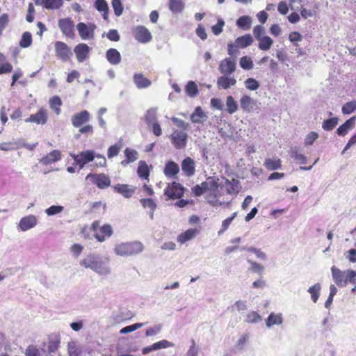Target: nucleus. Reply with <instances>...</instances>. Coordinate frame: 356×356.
<instances>
[{"instance_id":"nucleus-1","label":"nucleus","mask_w":356,"mask_h":356,"mask_svg":"<svg viewBox=\"0 0 356 356\" xmlns=\"http://www.w3.org/2000/svg\"><path fill=\"white\" fill-rule=\"evenodd\" d=\"M80 265L86 269H90L101 276L111 273V268L108 259H103L99 254L91 253L80 261Z\"/></svg>"},{"instance_id":"nucleus-2","label":"nucleus","mask_w":356,"mask_h":356,"mask_svg":"<svg viewBox=\"0 0 356 356\" xmlns=\"http://www.w3.org/2000/svg\"><path fill=\"white\" fill-rule=\"evenodd\" d=\"M145 250V246L139 241L121 243L115 245L114 252L121 257H131L140 254Z\"/></svg>"},{"instance_id":"nucleus-3","label":"nucleus","mask_w":356,"mask_h":356,"mask_svg":"<svg viewBox=\"0 0 356 356\" xmlns=\"http://www.w3.org/2000/svg\"><path fill=\"white\" fill-rule=\"evenodd\" d=\"M218 188H220L219 184L213 177H209L205 181L193 187L192 191L195 196L198 197L207 191L218 192Z\"/></svg>"},{"instance_id":"nucleus-4","label":"nucleus","mask_w":356,"mask_h":356,"mask_svg":"<svg viewBox=\"0 0 356 356\" xmlns=\"http://www.w3.org/2000/svg\"><path fill=\"white\" fill-rule=\"evenodd\" d=\"M97 26L94 23L79 22L76 24V30L83 40H90L95 38V31Z\"/></svg>"},{"instance_id":"nucleus-5","label":"nucleus","mask_w":356,"mask_h":356,"mask_svg":"<svg viewBox=\"0 0 356 356\" xmlns=\"http://www.w3.org/2000/svg\"><path fill=\"white\" fill-rule=\"evenodd\" d=\"M86 181H90L95 184L99 188H105L111 185L110 178L105 174H92L89 173L86 177Z\"/></svg>"},{"instance_id":"nucleus-6","label":"nucleus","mask_w":356,"mask_h":356,"mask_svg":"<svg viewBox=\"0 0 356 356\" xmlns=\"http://www.w3.org/2000/svg\"><path fill=\"white\" fill-rule=\"evenodd\" d=\"M58 25L64 35L71 39L74 38V24L70 17L59 19Z\"/></svg>"},{"instance_id":"nucleus-7","label":"nucleus","mask_w":356,"mask_h":356,"mask_svg":"<svg viewBox=\"0 0 356 356\" xmlns=\"http://www.w3.org/2000/svg\"><path fill=\"white\" fill-rule=\"evenodd\" d=\"M184 188L180 184L172 182L169 184L164 191V194L168 197L169 199L175 200L179 199L184 195Z\"/></svg>"},{"instance_id":"nucleus-8","label":"nucleus","mask_w":356,"mask_h":356,"mask_svg":"<svg viewBox=\"0 0 356 356\" xmlns=\"http://www.w3.org/2000/svg\"><path fill=\"white\" fill-rule=\"evenodd\" d=\"M172 145L176 149H183L186 145L188 135L183 131L175 130L170 136Z\"/></svg>"},{"instance_id":"nucleus-9","label":"nucleus","mask_w":356,"mask_h":356,"mask_svg":"<svg viewBox=\"0 0 356 356\" xmlns=\"http://www.w3.org/2000/svg\"><path fill=\"white\" fill-rule=\"evenodd\" d=\"M38 224V218L34 215H28L22 218L17 224V229L22 232H26L33 227Z\"/></svg>"},{"instance_id":"nucleus-10","label":"nucleus","mask_w":356,"mask_h":356,"mask_svg":"<svg viewBox=\"0 0 356 356\" xmlns=\"http://www.w3.org/2000/svg\"><path fill=\"white\" fill-rule=\"evenodd\" d=\"M135 39L140 43H147L152 40L149 31L143 26H138L134 29Z\"/></svg>"},{"instance_id":"nucleus-11","label":"nucleus","mask_w":356,"mask_h":356,"mask_svg":"<svg viewBox=\"0 0 356 356\" xmlns=\"http://www.w3.org/2000/svg\"><path fill=\"white\" fill-rule=\"evenodd\" d=\"M56 56L63 61L67 60L72 56L70 47L64 42L58 41L55 43Z\"/></svg>"},{"instance_id":"nucleus-12","label":"nucleus","mask_w":356,"mask_h":356,"mask_svg":"<svg viewBox=\"0 0 356 356\" xmlns=\"http://www.w3.org/2000/svg\"><path fill=\"white\" fill-rule=\"evenodd\" d=\"M236 61L231 58L222 60L219 65V70L222 74H232L236 70Z\"/></svg>"},{"instance_id":"nucleus-13","label":"nucleus","mask_w":356,"mask_h":356,"mask_svg":"<svg viewBox=\"0 0 356 356\" xmlns=\"http://www.w3.org/2000/svg\"><path fill=\"white\" fill-rule=\"evenodd\" d=\"M219 185L221 189H225L230 195L237 194L241 189L240 183L236 179H225L223 184Z\"/></svg>"},{"instance_id":"nucleus-14","label":"nucleus","mask_w":356,"mask_h":356,"mask_svg":"<svg viewBox=\"0 0 356 356\" xmlns=\"http://www.w3.org/2000/svg\"><path fill=\"white\" fill-rule=\"evenodd\" d=\"M266 326L270 329L273 326L277 325L280 326L284 323L283 314L280 312L275 313L271 312L265 320Z\"/></svg>"},{"instance_id":"nucleus-15","label":"nucleus","mask_w":356,"mask_h":356,"mask_svg":"<svg viewBox=\"0 0 356 356\" xmlns=\"http://www.w3.org/2000/svg\"><path fill=\"white\" fill-rule=\"evenodd\" d=\"M332 277L334 284L341 288L346 286L344 280L345 270H341L335 266L331 267Z\"/></svg>"},{"instance_id":"nucleus-16","label":"nucleus","mask_w":356,"mask_h":356,"mask_svg":"<svg viewBox=\"0 0 356 356\" xmlns=\"http://www.w3.org/2000/svg\"><path fill=\"white\" fill-rule=\"evenodd\" d=\"M47 112L41 108L35 114H32L25 120L26 122H34L38 124H44L47 121Z\"/></svg>"},{"instance_id":"nucleus-17","label":"nucleus","mask_w":356,"mask_h":356,"mask_svg":"<svg viewBox=\"0 0 356 356\" xmlns=\"http://www.w3.org/2000/svg\"><path fill=\"white\" fill-rule=\"evenodd\" d=\"M90 47L85 43H80L75 46L74 52L76 54L77 60L79 63L83 62L88 58Z\"/></svg>"},{"instance_id":"nucleus-18","label":"nucleus","mask_w":356,"mask_h":356,"mask_svg":"<svg viewBox=\"0 0 356 356\" xmlns=\"http://www.w3.org/2000/svg\"><path fill=\"white\" fill-rule=\"evenodd\" d=\"M72 124L74 127H81L90 120V113L87 111H82L72 117Z\"/></svg>"},{"instance_id":"nucleus-19","label":"nucleus","mask_w":356,"mask_h":356,"mask_svg":"<svg viewBox=\"0 0 356 356\" xmlns=\"http://www.w3.org/2000/svg\"><path fill=\"white\" fill-rule=\"evenodd\" d=\"M181 170L187 177H191L195 174V161L190 157H186L181 162Z\"/></svg>"},{"instance_id":"nucleus-20","label":"nucleus","mask_w":356,"mask_h":356,"mask_svg":"<svg viewBox=\"0 0 356 356\" xmlns=\"http://www.w3.org/2000/svg\"><path fill=\"white\" fill-rule=\"evenodd\" d=\"M61 159V153L59 150H53L40 159V163L43 165H49Z\"/></svg>"},{"instance_id":"nucleus-21","label":"nucleus","mask_w":356,"mask_h":356,"mask_svg":"<svg viewBox=\"0 0 356 356\" xmlns=\"http://www.w3.org/2000/svg\"><path fill=\"white\" fill-rule=\"evenodd\" d=\"M229 75V74H223L218 79L217 86L219 88L228 89L236 84V79L231 77Z\"/></svg>"},{"instance_id":"nucleus-22","label":"nucleus","mask_w":356,"mask_h":356,"mask_svg":"<svg viewBox=\"0 0 356 356\" xmlns=\"http://www.w3.org/2000/svg\"><path fill=\"white\" fill-rule=\"evenodd\" d=\"M356 117H351L337 129L339 136H344L355 127Z\"/></svg>"},{"instance_id":"nucleus-23","label":"nucleus","mask_w":356,"mask_h":356,"mask_svg":"<svg viewBox=\"0 0 356 356\" xmlns=\"http://www.w3.org/2000/svg\"><path fill=\"white\" fill-rule=\"evenodd\" d=\"M199 232H200L197 228L187 229L184 232L181 233L177 236V240L179 243L183 244L194 238Z\"/></svg>"},{"instance_id":"nucleus-24","label":"nucleus","mask_w":356,"mask_h":356,"mask_svg":"<svg viewBox=\"0 0 356 356\" xmlns=\"http://www.w3.org/2000/svg\"><path fill=\"white\" fill-rule=\"evenodd\" d=\"M256 102L248 95H243L240 99V106L243 111L251 112L253 110Z\"/></svg>"},{"instance_id":"nucleus-25","label":"nucleus","mask_w":356,"mask_h":356,"mask_svg":"<svg viewBox=\"0 0 356 356\" xmlns=\"http://www.w3.org/2000/svg\"><path fill=\"white\" fill-rule=\"evenodd\" d=\"M113 189L116 193L122 194L126 198L131 197L135 192V188L127 184H116L113 186Z\"/></svg>"},{"instance_id":"nucleus-26","label":"nucleus","mask_w":356,"mask_h":356,"mask_svg":"<svg viewBox=\"0 0 356 356\" xmlns=\"http://www.w3.org/2000/svg\"><path fill=\"white\" fill-rule=\"evenodd\" d=\"M113 234V229L112 227L106 224L101 227L99 232H96L95 234V237L99 242H103L105 241V236H111Z\"/></svg>"},{"instance_id":"nucleus-27","label":"nucleus","mask_w":356,"mask_h":356,"mask_svg":"<svg viewBox=\"0 0 356 356\" xmlns=\"http://www.w3.org/2000/svg\"><path fill=\"white\" fill-rule=\"evenodd\" d=\"M106 58L113 65H118L121 62V55L116 49L111 48L108 49L106 52Z\"/></svg>"},{"instance_id":"nucleus-28","label":"nucleus","mask_w":356,"mask_h":356,"mask_svg":"<svg viewBox=\"0 0 356 356\" xmlns=\"http://www.w3.org/2000/svg\"><path fill=\"white\" fill-rule=\"evenodd\" d=\"M163 172L167 177H175L179 172V167L175 162L170 161L166 163Z\"/></svg>"},{"instance_id":"nucleus-29","label":"nucleus","mask_w":356,"mask_h":356,"mask_svg":"<svg viewBox=\"0 0 356 356\" xmlns=\"http://www.w3.org/2000/svg\"><path fill=\"white\" fill-rule=\"evenodd\" d=\"M289 154L291 158H293L297 163L306 164L307 162V157L300 153V149L298 147H292L289 151Z\"/></svg>"},{"instance_id":"nucleus-30","label":"nucleus","mask_w":356,"mask_h":356,"mask_svg":"<svg viewBox=\"0 0 356 356\" xmlns=\"http://www.w3.org/2000/svg\"><path fill=\"white\" fill-rule=\"evenodd\" d=\"M191 120L193 123L201 124L207 119V115L203 112L200 106L195 108L194 112L191 115Z\"/></svg>"},{"instance_id":"nucleus-31","label":"nucleus","mask_w":356,"mask_h":356,"mask_svg":"<svg viewBox=\"0 0 356 356\" xmlns=\"http://www.w3.org/2000/svg\"><path fill=\"white\" fill-rule=\"evenodd\" d=\"M220 195H221L220 192V190L218 188V192H215V193L210 192V194L208 195V196H207V201L210 204H211L213 207L221 206L225 204H226L227 205L229 204V202L221 201L220 200Z\"/></svg>"},{"instance_id":"nucleus-32","label":"nucleus","mask_w":356,"mask_h":356,"mask_svg":"<svg viewBox=\"0 0 356 356\" xmlns=\"http://www.w3.org/2000/svg\"><path fill=\"white\" fill-rule=\"evenodd\" d=\"M140 204L144 208L149 209V215L151 219L154 218V212L156 208V204L153 199L143 198L140 200Z\"/></svg>"},{"instance_id":"nucleus-33","label":"nucleus","mask_w":356,"mask_h":356,"mask_svg":"<svg viewBox=\"0 0 356 356\" xmlns=\"http://www.w3.org/2000/svg\"><path fill=\"white\" fill-rule=\"evenodd\" d=\"M168 6L172 13L177 14L183 11L185 3L182 0H169Z\"/></svg>"},{"instance_id":"nucleus-34","label":"nucleus","mask_w":356,"mask_h":356,"mask_svg":"<svg viewBox=\"0 0 356 356\" xmlns=\"http://www.w3.org/2000/svg\"><path fill=\"white\" fill-rule=\"evenodd\" d=\"M134 81L138 88H145L151 85V81L141 74H136L134 76Z\"/></svg>"},{"instance_id":"nucleus-35","label":"nucleus","mask_w":356,"mask_h":356,"mask_svg":"<svg viewBox=\"0 0 356 356\" xmlns=\"http://www.w3.org/2000/svg\"><path fill=\"white\" fill-rule=\"evenodd\" d=\"M145 121L148 127H150L152 124L158 122L156 108H151L146 111L145 114Z\"/></svg>"},{"instance_id":"nucleus-36","label":"nucleus","mask_w":356,"mask_h":356,"mask_svg":"<svg viewBox=\"0 0 356 356\" xmlns=\"http://www.w3.org/2000/svg\"><path fill=\"white\" fill-rule=\"evenodd\" d=\"M264 165L268 170H275L281 168L282 161L277 158L266 159Z\"/></svg>"},{"instance_id":"nucleus-37","label":"nucleus","mask_w":356,"mask_h":356,"mask_svg":"<svg viewBox=\"0 0 356 356\" xmlns=\"http://www.w3.org/2000/svg\"><path fill=\"white\" fill-rule=\"evenodd\" d=\"M253 42V38L250 34H246L243 36L238 37L235 40L236 46L241 48H245Z\"/></svg>"},{"instance_id":"nucleus-38","label":"nucleus","mask_w":356,"mask_h":356,"mask_svg":"<svg viewBox=\"0 0 356 356\" xmlns=\"http://www.w3.org/2000/svg\"><path fill=\"white\" fill-rule=\"evenodd\" d=\"M257 40L259 42L258 47L262 51L268 50L273 43V40L267 35L262 36Z\"/></svg>"},{"instance_id":"nucleus-39","label":"nucleus","mask_w":356,"mask_h":356,"mask_svg":"<svg viewBox=\"0 0 356 356\" xmlns=\"http://www.w3.org/2000/svg\"><path fill=\"white\" fill-rule=\"evenodd\" d=\"M321 289V286L319 283L315 284L314 285L310 286L307 289V292L310 293L311 299L312 300V301L314 303H316L318 300V298L320 296Z\"/></svg>"},{"instance_id":"nucleus-40","label":"nucleus","mask_w":356,"mask_h":356,"mask_svg":"<svg viewBox=\"0 0 356 356\" xmlns=\"http://www.w3.org/2000/svg\"><path fill=\"white\" fill-rule=\"evenodd\" d=\"M252 24V19L248 15L239 17L236 21V25L243 30H248Z\"/></svg>"},{"instance_id":"nucleus-41","label":"nucleus","mask_w":356,"mask_h":356,"mask_svg":"<svg viewBox=\"0 0 356 356\" xmlns=\"http://www.w3.org/2000/svg\"><path fill=\"white\" fill-rule=\"evenodd\" d=\"M227 111L229 114H233L238 111V104L234 100V97L231 95L227 96L226 98Z\"/></svg>"},{"instance_id":"nucleus-42","label":"nucleus","mask_w":356,"mask_h":356,"mask_svg":"<svg viewBox=\"0 0 356 356\" xmlns=\"http://www.w3.org/2000/svg\"><path fill=\"white\" fill-rule=\"evenodd\" d=\"M138 176L143 179H147L149 175L148 165L145 161H140L137 170Z\"/></svg>"},{"instance_id":"nucleus-43","label":"nucleus","mask_w":356,"mask_h":356,"mask_svg":"<svg viewBox=\"0 0 356 356\" xmlns=\"http://www.w3.org/2000/svg\"><path fill=\"white\" fill-rule=\"evenodd\" d=\"M46 9L56 10L60 8L63 5V0H44L43 4Z\"/></svg>"},{"instance_id":"nucleus-44","label":"nucleus","mask_w":356,"mask_h":356,"mask_svg":"<svg viewBox=\"0 0 356 356\" xmlns=\"http://www.w3.org/2000/svg\"><path fill=\"white\" fill-rule=\"evenodd\" d=\"M339 118L337 117H333L330 119L325 120L323 122L322 128L325 131H331L338 124Z\"/></svg>"},{"instance_id":"nucleus-45","label":"nucleus","mask_w":356,"mask_h":356,"mask_svg":"<svg viewBox=\"0 0 356 356\" xmlns=\"http://www.w3.org/2000/svg\"><path fill=\"white\" fill-rule=\"evenodd\" d=\"M247 261L250 265L249 270L258 274H262L264 273L265 267L263 265L249 259H247Z\"/></svg>"},{"instance_id":"nucleus-46","label":"nucleus","mask_w":356,"mask_h":356,"mask_svg":"<svg viewBox=\"0 0 356 356\" xmlns=\"http://www.w3.org/2000/svg\"><path fill=\"white\" fill-rule=\"evenodd\" d=\"M185 90L187 95L191 97H194L198 94L197 86L193 81H190L187 83Z\"/></svg>"},{"instance_id":"nucleus-47","label":"nucleus","mask_w":356,"mask_h":356,"mask_svg":"<svg viewBox=\"0 0 356 356\" xmlns=\"http://www.w3.org/2000/svg\"><path fill=\"white\" fill-rule=\"evenodd\" d=\"M122 147V140H120L117 143H115L114 145L111 146L108 149V157L109 159L113 158L115 156H117L120 149Z\"/></svg>"},{"instance_id":"nucleus-48","label":"nucleus","mask_w":356,"mask_h":356,"mask_svg":"<svg viewBox=\"0 0 356 356\" xmlns=\"http://www.w3.org/2000/svg\"><path fill=\"white\" fill-rule=\"evenodd\" d=\"M76 155L82 159L86 164L93 161V159L95 158V152L90 150L83 151Z\"/></svg>"},{"instance_id":"nucleus-49","label":"nucleus","mask_w":356,"mask_h":356,"mask_svg":"<svg viewBox=\"0 0 356 356\" xmlns=\"http://www.w3.org/2000/svg\"><path fill=\"white\" fill-rule=\"evenodd\" d=\"M32 43V35L31 33L26 31L22 34V39L19 42V45L22 48L29 47Z\"/></svg>"},{"instance_id":"nucleus-50","label":"nucleus","mask_w":356,"mask_h":356,"mask_svg":"<svg viewBox=\"0 0 356 356\" xmlns=\"http://www.w3.org/2000/svg\"><path fill=\"white\" fill-rule=\"evenodd\" d=\"M344 280L346 281V286L348 283L356 284V270L348 269L345 270Z\"/></svg>"},{"instance_id":"nucleus-51","label":"nucleus","mask_w":356,"mask_h":356,"mask_svg":"<svg viewBox=\"0 0 356 356\" xmlns=\"http://www.w3.org/2000/svg\"><path fill=\"white\" fill-rule=\"evenodd\" d=\"M50 107L54 112L58 115L60 112L59 106L61 105L62 102L59 97L55 96L49 100Z\"/></svg>"},{"instance_id":"nucleus-52","label":"nucleus","mask_w":356,"mask_h":356,"mask_svg":"<svg viewBox=\"0 0 356 356\" xmlns=\"http://www.w3.org/2000/svg\"><path fill=\"white\" fill-rule=\"evenodd\" d=\"M124 154L126 156V163L134 162L138 159V152L134 149L127 148L124 150Z\"/></svg>"},{"instance_id":"nucleus-53","label":"nucleus","mask_w":356,"mask_h":356,"mask_svg":"<svg viewBox=\"0 0 356 356\" xmlns=\"http://www.w3.org/2000/svg\"><path fill=\"white\" fill-rule=\"evenodd\" d=\"M26 356H48V355L44 350L40 351L34 346H29L26 350Z\"/></svg>"},{"instance_id":"nucleus-54","label":"nucleus","mask_w":356,"mask_h":356,"mask_svg":"<svg viewBox=\"0 0 356 356\" xmlns=\"http://www.w3.org/2000/svg\"><path fill=\"white\" fill-rule=\"evenodd\" d=\"M173 346H174L173 343H172L168 340H165V339H163L161 341H159L156 342L152 344V348H153V349H154V350H160V349H163V348H167L173 347Z\"/></svg>"},{"instance_id":"nucleus-55","label":"nucleus","mask_w":356,"mask_h":356,"mask_svg":"<svg viewBox=\"0 0 356 356\" xmlns=\"http://www.w3.org/2000/svg\"><path fill=\"white\" fill-rule=\"evenodd\" d=\"M261 316L257 312L252 311L247 314L245 322L248 323H256L261 321Z\"/></svg>"},{"instance_id":"nucleus-56","label":"nucleus","mask_w":356,"mask_h":356,"mask_svg":"<svg viewBox=\"0 0 356 356\" xmlns=\"http://www.w3.org/2000/svg\"><path fill=\"white\" fill-rule=\"evenodd\" d=\"M67 349L69 356H79L81 352L74 341L68 343Z\"/></svg>"},{"instance_id":"nucleus-57","label":"nucleus","mask_w":356,"mask_h":356,"mask_svg":"<svg viewBox=\"0 0 356 356\" xmlns=\"http://www.w3.org/2000/svg\"><path fill=\"white\" fill-rule=\"evenodd\" d=\"M162 329V325L161 324H156L153 326L148 327L145 331L146 337H154L159 334Z\"/></svg>"},{"instance_id":"nucleus-58","label":"nucleus","mask_w":356,"mask_h":356,"mask_svg":"<svg viewBox=\"0 0 356 356\" xmlns=\"http://www.w3.org/2000/svg\"><path fill=\"white\" fill-rule=\"evenodd\" d=\"M245 88L250 90H256L259 88V83L253 78H248L244 81Z\"/></svg>"},{"instance_id":"nucleus-59","label":"nucleus","mask_w":356,"mask_h":356,"mask_svg":"<svg viewBox=\"0 0 356 356\" xmlns=\"http://www.w3.org/2000/svg\"><path fill=\"white\" fill-rule=\"evenodd\" d=\"M240 66L243 70H251L253 67V63L250 58L247 56H243L241 58L239 61Z\"/></svg>"},{"instance_id":"nucleus-60","label":"nucleus","mask_w":356,"mask_h":356,"mask_svg":"<svg viewBox=\"0 0 356 356\" xmlns=\"http://www.w3.org/2000/svg\"><path fill=\"white\" fill-rule=\"evenodd\" d=\"M64 209L63 206L53 205L45 209L44 212L48 216H54L61 213Z\"/></svg>"},{"instance_id":"nucleus-61","label":"nucleus","mask_w":356,"mask_h":356,"mask_svg":"<svg viewBox=\"0 0 356 356\" xmlns=\"http://www.w3.org/2000/svg\"><path fill=\"white\" fill-rule=\"evenodd\" d=\"M19 146V143L8 142L0 143V149L2 151H13L17 149Z\"/></svg>"},{"instance_id":"nucleus-62","label":"nucleus","mask_w":356,"mask_h":356,"mask_svg":"<svg viewBox=\"0 0 356 356\" xmlns=\"http://www.w3.org/2000/svg\"><path fill=\"white\" fill-rule=\"evenodd\" d=\"M356 110V101H351L346 103L342 107V113L343 114H350Z\"/></svg>"},{"instance_id":"nucleus-63","label":"nucleus","mask_w":356,"mask_h":356,"mask_svg":"<svg viewBox=\"0 0 356 356\" xmlns=\"http://www.w3.org/2000/svg\"><path fill=\"white\" fill-rule=\"evenodd\" d=\"M224 26V20L222 19H218L217 24L211 26L213 33L216 35H220L222 32Z\"/></svg>"},{"instance_id":"nucleus-64","label":"nucleus","mask_w":356,"mask_h":356,"mask_svg":"<svg viewBox=\"0 0 356 356\" xmlns=\"http://www.w3.org/2000/svg\"><path fill=\"white\" fill-rule=\"evenodd\" d=\"M112 6L116 16H120L123 12V6L120 0H113Z\"/></svg>"}]
</instances>
